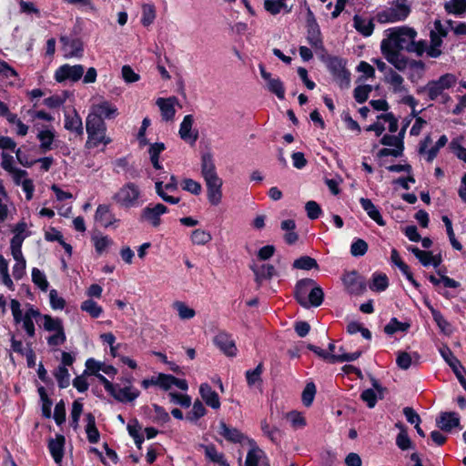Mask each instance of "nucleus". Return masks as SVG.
<instances>
[{"instance_id": "1", "label": "nucleus", "mask_w": 466, "mask_h": 466, "mask_svg": "<svg viewBox=\"0 0 466 466\" xmlns=\"http://www.w3.org/2000/svg\"><path fill=\"white\" fill-rule=\"evenodd\" d=\"M86 129L87 133L86 147L88 149L96 148L100 144L107 146L112 142V139L106 136V125L102 119L87 116Z\"/></svg>"}, {"instance_id": "2", "label": "nucleus", "mask_w": 466, "mask_h": 466, "mask_svg": "<svg viewBox=\"0 0 466 466\" xmlns=\"http://www.w3.org/2000/svg\"><path fill=\"white\" fill-rule=\"evenodd\" d=\"M346 65L347 60L337 56H329L326 59L327 68L340 88H347L350 84V73Z\"/></svg>"}, {"instance_id": "3", "label": "nucleus", "mask_w": 466, "mask_h": 466, "mask_svg": "<svg viewBox=\"0 0 466 466\" xmlns=\"http://www.w3.org/2000/svg\"><path fill=\"white\" fill-rule=\"evenodd\" d=\"M307 41L315 51L324 52L325 46L320 27L317 22L314 13L308 8L306 15Z\"/></svg>"}, {"instance_id": "4", "label": "nucleus", "mask_w": 466, "mask_h": 466, "mask_svg": "<svg viewBox=\"0 0 466 466\" xmlns=\"http://www.w3.org/2000/svg\"><path fill=\"white\" fill-rule=\"evenodd\" d=\"M140 196L141 191L139 187L133 182H128L125 184L116 194H115L113 198L121 207L130 208L138 206V199Z\"/></svg>"}, {"instance_id": "5", "label": "nucleus", "mask_w": 466, "mask_h": 466, "mask_svg": "<svg viewBox=\"0 0 466 466\" xmlns=\"http://www.w3.org/2000/svg\"><path fill=\"white\" fill-rule=\"evenodd\" d=\"M169 212L167 206L162 203L148 204L140 212L139 221L146 222L153 228H158L161 223V216Z\"/></svg>"}, {"instance_id": "6", "label": "nucleus", "mask_w": 466, "mask_h": 466, "mask_svg": "<svg viewBox=\"0 0 466 466\" xmlns=\"http://www.w3.org/2000/svg\"><path fill=\"white\" fill-rule=\"evenodd\" d=\"M456 83L457 76L451 73H446L436 80H430L428 82L429 99L436 100L444 93V90L453 87Z\"/></svg>"}, {"instance_id": "7", "label": "nucleus", "mask_w": 466, "mask_h": 466, "mask_svg": "<svg viewBox=\"0 0 466 466\" xmlns=\"http://www.w3.org/2000/svg\"><path fill=\"white\" fill-rule=\"evenodd\" d=\"M341 280L350 295L360 296L366 291L365 279L357 270L344 271Z\"/></svg>"}, {"instance_id": "8", "label": "nucleus", "mask_w": 466, "mask_h": 466, "mask_svg": "<svg viewBox=\"0 0 466 466\" xmlns=\"http://www.w3.org/2000/svg\"><path fill=\"white\" fill-rule=\"evenodd\" d=\"M60 44H62L63 56L65 58H81L83 56L84 44L80 38L60 36Z\"/></svg>"}, {"instance_id": "9", "label": "nucleus", "mask_w": 466, "mask_h": 466, "mask_svg": "<svg viewBox=\"0 0 466 466\" xmlns=\"http://www.w3.org/2000/svg\"><path fill=\"white\" fill-rule=\"evenodd\" d=\"M118 114V109L114 104L107 100H102L92 106L88 116L105 121V119H115Z\"/></svg>"}, {"instance_id": "10", "label": "nucleus", "mask_w": 466, "mask_h": 466, "mask_svg": "<svg viewBox=\"0 0 466 466\" xmlns=\"http://www.w3.org/2000/svg\"><path fill=\"white\" fill-rule=\"evenodd\" d=\"M213 343L226 356L235 357L238 349L232 335L225 330H220L213 339Z\"/></svg>"}, {"instance_id": "11", "label": "nucleus", "mask_w": 466, "mask_h": 466, "mask_svg": "<svg viewBox=\"0 0 466 466\" xmlns=\"http://www.w3.org/2000/svg\"><path fill=\"white\" fill-rule=\"evenodd\" d=\"M207 187V197L212 206H218L222 199L223 181L218 177H211L204 179Z\"/></svg>"}, {"instance_id": "12", "label": "nucleus", "mask_w": 466, "mask_h": 466, "mask_svg": "<svg viewBox=\"0 0 466 466\" xmlns=\"http://www.w3.org/2000/svg\"><path fill=\"white\" fill-rule=\"evenodd\" d=\"M218 432L230 443L243 444L246 441H248L249 440L243 432L237 428L230 427L223 420L218 423Z\"/></svg>"}, {"instance_id": "13", "label": "nucleus", "mask_w": 466, "mask_h": 466, "mask_svg": "<svg viewBox=\"0 0 466 466\" xmlns=\"http://www.w3.org/2000/svg\"><path fill=\"white\" fill-rule=\"evenodd\" d=\"M193 123V116L186 115L180 123L178 131L180 138L190 146H194L198 139V130L192 129Z\"/></svg>"}, {"instance_id": "14", "label": "nucleus", "mask_w": 466, "mask_h": 466, "mask_svg": "<svg viewBox=\"0 0 466 466\" xmlns=\"http://www.w3.org/2000/svg\"><path fill=\"white\" fill-rule=\"evenodd\" d=\"M259 72L261 77L267 81V87L269 92L276 95L278 98L284 99L285 98V87L283 82L279 77L273 78L271 74L266 71L265 66L263 64L258 65Z\"/></svg>"}, {"instance_id": "15", "label": "nucleus", "mask_w": 466, "mask_h": 466, "mask_svg": "<svg viewBox=\"0 0 466 466\" xmlns=\"http://www.w3.org/2000/svg\"><path fill=\"white\" fill-rule=\"evenodd\" d=\"M316 285L312 279H301L297 281L294 290V297L297 302L305 309H308L307 294Z\"/></svg>"}, {"instance_id": "16", "label": "nucleus", "mask_w": 466, "mask_h": 466, "mask_svg": "<svg viewBox=\"0 0 466 466\" xmlns=\"http://www.w3.org/2000/svg\"><path fill=\"white\" fill-rule=\"evenodd\" d=\"M116 401L127 403L132 402L140 395V391L134 388L132 385H126L124 388H119L118 384H115L113 393H109Z\"/></svg>"}, {"instance_id": "17", "label": "nucleus", "mask_w": 466, "mask_h": 466, "mask_svg": "<svg viewBox=\"0 0 466 466\" xmlns=\"http://www.w3.org/2000/svg\"><path fill=\"white\" fill-rule=\"evenodd\" d=\"M86 369L84 370V375L86 374H96L99 371H103L105 374L109 377H115L118 370L113 365L105 364L104 362L98 361L94 358H89L86 360Z\"/></svg>"}, {"instance_id": "18", "label": "nucleus", "mask_w": 466, "mask_h": 466, "mask_svg": "<svg viewBox=\"0 0 466 466\" xmlns=\"http://www.w3.org/2000/svg\"><path fill=\"white\" fill-rule=\"evenodd\" d=\"M436 425L441 431L450 432L452 429L460 427V416L455 411H442L436 418Z\"/></svg>"}, {"instance_id": "19", "label": "nucleus", "mask_w": 466, "mask_h": 466, "mask_svg": "<svg viewBox=\"0 0 466 466\" xmlns=\"http://www.w3.org/2000/svg\"><path fill=\"white\" fill-rule=\"evenodd\" d=\"M85 67L82 65L65 64L60 66V83L70 81L77 82L84 76Z\"/></svg>"}, {"instance_id": "20", "label": "nucleus", "mask_w": 466, "mask_h": 466, "mask_svg": "<svg viewBox=\"0 0 466 466\" xmlns=\"http://www.w3.org/2000/svg\"><path fill=\"white\" fill-rule=\"evenodd\" d=\"M65 128L75 133L76 136L83 135V125L82 119L76 111V109L72 110H65Z\"/></svg>"}, {"instance_id": "21", "label": "nucleus", "mask_w": 466, "mask_h": 466, "mask_svg": "<svg viewBox=\"0 0 466 466\" xmlns=\"http://www.w3.org/2000/svg\"><path fill=\"white\" fill-rule=\"evenodd\" d=\"M199 394L204 402L214 410L220 408V400L218 394L212 390L211 386L205 382L199 386Z\"/></svg>"}, {"instance_id": "22", "label": "nucleus", "mask_w": 466, "mask_h": 466, "mask_svg": "<svg viewBox=\"0 0 466 466\" xmlns=\"http://www.w3.org/2000/svg\"><path fill=\"white\" fill-rule=\"evenodd\" d=\"M95 219L105 228H108L114 223L119 221L115 218V216L110 209V206L106 204L98 205L95 213Z\"/></svg>"}, {"instance_id": "23", "label": "nucleus", "mask_w": 466, "mask_h": 466, "mask_svg": "<svg viewBox=\"0 0 466 466\" xmlns=\"http://www.w3.org/2000/svg\"><path fill=\"white\" fill-rule=\"evenodd\" d=\"M390 35L394 40H400L401 50H406V46H409V42L412 38H416L417 32L411 27L401 26L394 29Z\"/></svg>"}, {"instance_id": "24", "label": "nucleus", "mask_w": 466, "mask_h": 466, "mask_svg": "<svg viewBox=\"0 0 466 466\" xmlns=\"http://www.w3.org/2000/svg\"><path fill=\"white\" fill-rule=\"evenodd\" d=\"M359 201L361 208L372 220H374L379 226L386 225V221L380 214V211L370 198H360Z\"/></svg>"}, {"instance_id": "25", "label": "nucleus", "mask_w": 466, "mask_h": 466, "mask_svg": "<svg viewBox=\"0 0 466 466\" xmlns=\"http://www.w3.org/2000/svg\"><path fill=\"white\" fill-rule=\"evenodd\" d=\"M250 269L255 275L256 283L260 286L265 279H271L276 274V269L271 264H263L259 268L255 264L250 265Z\"/></svg>"}, {"instance_id": "26", "label": "nucleus", "mask_w": 466, "mask_h": 466, "mask_svg": "<svg viewBox=\"0 0 466 466\" xmlns=\"http://www.w3.org/2000/svg\"><path fill=\"white\" fill-rule=\"evenodd\" d=\"M177 101V98L175 96L168 97V98H163L159 97L157 100V105L158 106L162 118L166 121L172 120L176 114L175 109V102Z\"/></svg>"}, {"instance_id": "27", "label": "nucleus", "mask_w": 466, "mask_h": 466, "mask_svg": "<svg viewBox=\"0 0 466 466\" xmlns=\"http://www.w3.org/2000/svg\"><path fill=\"white\" fill-rule=\"evenodd\" d=\"M250 449L247 453L245 465L246 466H259V461L262 458L267 459L265 452L258 448L254 440H248Z\"/></svg>"}, {"instance_id": "28", "label": "nucleus", "mask_w": 466, "mask_h": 466, "mask_svg": "<svg viewBox=\"0 0 466 466\" xmlns=\"http://www.w3.org/2000/svg\"><path fill=\"white\" fill-rule=\"evenodd\" d=\"M39 310L35 309L34 308L31 307L25 311L24 318L22 319L21 322H23V328L29 337H34L35 335V325L33 322L34 319L39 326Z\"/></svg>"}, {"instance_id": "29", "label": "nucleus", "mask_w": 466, "mask_h": 466, "mask_svg": "<svg viewBox=\"0 0 466 466\" xmlns=\"http://www.w3.org/2000/svg\"><path fill=\"white\" fill-rule=\"evenodd\" d=\"M380 50L385 59L400 54L401 46H400V40H394L392 35L390 34L388 38H385L380 43Z\"/></svg>"}, {"instance_id": "30", "label": "nucleus", "mask_w": 466, "mask_h": 466, "mask_svg": "<svg viewBox=\"0 0 466 466\" xmlns=\"http://www.w3.org/2000/svg\"><path fill=\"white\" fill-rule=\"evenodd\" d=\"M354 28L364 37H369L373 34L375 25L373 19H365L359 15L353 17Z\"/></svg>"}, {"instance_id": "31", "label": "nucleus", "mask_w": 466, "mask_h": 466, "mask_svg": "<svg viewBox=\"0 0 466 466\" xmlns=\"http://www.w3.org/2000/svg\"><path fill=\"white\" fill-rule=\"evenodd\" d=\"M200 447L205 451V456L210 461L218 464L219 466H229V463L225 458L224 453L218 452L214 444H200Z\"/></svg>"}, {"instance_id": "32", "label": "nucleus", "mask_w": 466, "mask_h": 466, "mask_svg": "<svg viewBox=\"0 0 466 466\" xmlns=\"http://www.w3.org/2000/svg\"><path fill=\"white\" fill-rule=\"evenodd\" d=\"M201 175L204 179L218 176L213 156L209 152L201 156Z\"/></svg>"}, {"instance_id": "33", "label": "nucleus", "mask_w": 466, "mask_h": 466, "mask_svg": "<svg viewBox=\"0 0 466 466\" xmlns=\"http://www.w3.org/2000/svg\"><path fill=\"white\" fill-rule=\"evenodd\" d=\"M86 433L87 441L92 444H96L99 441L100 439V433L96 425V418L91 412L86 413Z\"/></svg>"}, {"instance_id": "34", "label": "nucleus", "mask_w": 466, "mask_h": 466, "mask_svg": "<svg viewBox=\"0 0 466 466\" xmlns=\"http://www.w3.org/2000/svg\"><path fill=\"white\" fill-rule=\"evenodd\" d=\"M418 364L420 359V356L418 352H412V354L406 351H399L396 359V363L398 367L401 370H407L410 368L413 363Z\"/></svg>"}, {"instance_id": "35", "label": "nucleus", "mask_w": 466, "mask_h": 466, "mask_svg": "<svg viewBox=\"0 0 466 466\" xmlns=\"http://www.w3.org/2000/svg\"><path fill=\"white\" fill-rule=\"evenodd\" d=\"M264 370L263 363L260 362L257 365V367L253 370H248L245 372L246 381L249 388L255 386H261L263 383L262 373Z\"/></svg>"}, {"instance_id": "36", "label": "nucleus", "mask_w": 466, "mask_h": 466, "mask_svg": "<svg viewBox=\"0 0 466 466\" xmlns=\"http://www.w3.org/2000/svg\"><path fill=\"white\" fill-rule=\"evenodd\" d=\"M166 149V146L162 142H157L150 144L148 148V154L150 157V161L152 163L153 167L156 170H162L163 166L160 164L159 157L160 154Z\"/></svg>"}, {"instance_id": "37", "label": "nucleus", "mask_w": 466, "mask_h": 466, "mask_svg": "<svg viewBox=\"0 0 466 466\" xmlns=\"http://www.w3.org/2000/svg\"><path fill=\"white\" fill-rule=\"evenodd\" d=\"M389 287V279L385 273L374 272L370 283L372 291L382 292Z\"/></svg>"}, {"instance_id": "38", "label": "nucleus", "mask_w": 466, "mask_h": 466, "mask_svg": "<svg viewBox=\"0 0 466 466\" xmlns=\"http://www.w3.org/2000/svg\"><path fill=\"white\" fill-rule=\"evenodd\" d=\"M440 353L452 371H456L457 368H461L463 372L466 373V370L448 346H444L440 349Z\"/></svg>"}, {"instance_id": "39", "label": "nucleus", "mask_w": 466, "mask_h": 466, "mask_svg": "<svg viewBox=\"0 0 466 466\" xmlns=\"http://www.w3.org/2000/svg\"><path fill=\"white\" fill-rule=\"evenodd\" d=\"M396 427L400 429V431L396 437V445L401 450V451H407L409 449H412V441H410L407 430L405 426L401 422H398L396 424Z\"/></svg>"}, {"instance_id": "40", "label": "nucleus", "mask_w": 466, "mask_h": 466, "mask_svg": "<svg viewBox=\"0 0 466 466\" xmlns=\"http://www.w3.org/2000/svg\"><path fill=\"white\" fill-rule=\"evenodd\" d=\"M410 328V323L401 322L397 318L393 317L390 322L384 327V332L387 335H393L398 331L407 332Z\"/></svg>"}, {"instance_id": "41", "label": "nucleus", "mask_w": 466, "mask_h": 466, "mask_svg": "<svg viewBox=\"0 0 466 466\" xmlns=\"http://www.w3.org/2000/svg\"><path fill=\"white\" fill-rule=\"evenodd\" d=\"M324 299V292L321 287L314 286L308 294V309L309 307H319Z\"/></svg>"}, {"instance_id": "42", "label": "nucleus", "mask_w": 466, "mask_h": 466, "mask_svg": "<svg viewBox=\"0 0 466 466\" xmlns=\"http://www.w3.org/2000/svg\"><path fill=\"white\" fill-rule=\"evenodd\" d=\"M293 268L303 270L319 269V264L317 260L309 256H301L295 259L293 262Z\"/></svg>"}, {"instance_id": "43", "label": "nucleus", "mask_w": 466, "mask_h": 466, "mask_svg": "<svg viewBox=\"0 0 466 466\" xmlns=\"http://www.w3.org/2000/svg\"><path fill=\"white\" fill-rule=\"evenodd\" d=\"M431 316H432L434 322L440 329L441 332H442L443 334H446V335L451 333L452 330H451V324L444 318V316L442 315V313L440 310L431 309Z\"/></svg>"}, {"instance_id": "44", "label": "nucleus", "mask_w": 466, "mask_h": 466, "mask_svg": "<svg viewBox=\"0 0 466 466\" xmlns=\"http://www.w3.org/2000/svg\"><path fill=\"white\" fill-rule=\"evenodd\" d=\"M38 393L41 400L42 415L45 418H51V407L53 405L52 400L49 399L48 394L43 386L38 387Z\"/></svg>"}, {"instance_id": "45", "label": "nucleus", "mask_w": 466, "mask_h": 466, "mask_svg": "<svg viewBox=\"0 0 466 466\" xmlns=\"http://www.w3.org/2000/svg\"><path fill=\"white\" fill-rule=\"evenodd\" d=\"M444 9L448 14L461 15L466 12V0H451L446 2Z\"/></svg>"}, {"instance_id": "46", "label": "nucleus", "mask_w": 466, "mask_h": 466, "mask_svg": "<svg viewBox=\"0 0 466 466\" xmlns=\"http://www.w3.org/2000/svg\"><path fill=\"white\" fill-rule=\"evenodd\" d=\"M190 239L194 245L203 246L212 240V236L210 232L207 230L197 228L192 231Z\"/></svg>"}, {"instance_id": "47", "label": "nucleus", "mask_w": 466, "mask_h": 466, "mask_svg": "<svg viewBox=\"0 0 466 466\" xmlns=\"http://www.w3.org/2000/svg\"><path fill=\"white\" fill-rule=\"evenodd\" d=\"M408 250L411 252L424 267H429L432 263L433 255L431 251L420 250L415 246H410Z\"/></svg>"}, {"instance_id": "48", "label": "nucleus", "mask_w": 466, "mask_h": 466, "mask_svg": "<svg viewBox=\"0 0 466 466\" xmlns=\"http://www.w3.org/2000/svg\"><path fill=\"white\" fill-rule=\"evenodd\" d=\"M81 309L87 312L92 318H99L103 309L92 299H88L81 303Z\"/></svg>"}, {"instance_id": "49", "label": "nucleus", "mask_w": 466, "mask_h": 466, "mask_svg": "<svg viewBox=\"0 0 466 466\" xmlns=\"http://www.w3.org/2000/svg\"><path fill=\"white\" fill-rule=\"evenodd\" d=\"M390 8L397 15L396 16L399 21H404L411 11L410 6L407 5V0H396L395 5Z\"/></svg>"}, {"instance_id": "50", "label": "nucleus", "mask_w": 466, "mask_h": 466, "mask_svg": "<svg viewBox=\"0 0 466 466\" xmlns=\"http://www.w3.org/2000/svg\"><path fill=\"white\" fill-rule=\"evenodd\" d=\"M207 413V410L203 403L197 400L193 403L192 410L187 413V420L196 422L200 418L204 417Z\"/></svg>"}, {"instance_id": "51", "label": "nucleus", "mask_w": 466, "mask_h": 466, "mask_svg": "<svg viewBox=\"0 0 466 466\" xmlns=\"http://www.w3.org/2000/svg\"><path fill=\"white\" fill-rule=\"evenodd\" d=\"M264 8L273 15L279 14L282 9H286V13L290 12V8L287 9V5L285 3L276 0H264Z\"/></svg>"}, {"instance_id": "52", "label": "nucleus", "mask_w": 466, "mask_h": 466, "mask_svg": "<svg viewBox=\"0 0 466 466\" xmlns=\"http://www.w3.org/2000/svg\"><path fill=\"white\" fill-rule=\"evenodd\" d=\"M91 240L97 254L101 255L113 241L108 236H93Z\"/></svg>"}, {"instance_id": "53", "label": "nucleus", "mask_w": 466, "mask_h": 466, "mask_svg": "<svg viewBox=\"0 0 466 466\" xmlns=\"http://www.w3.org/2000/svg\"><path fill=\"white\" fill-rule=\"evenodd\" d=\"M316 391L317 390L314 382H308L306 384L301 395V400L304 406L309 407L312 405Z\"/></svg>"}, {"instance_id": "54", "label": "nucleus", "mask_w": 466, "mask_h": 466, "mask_svg": "<svg viewBox=\"0 0 466 466\" xmlns=\"http://www.w3.org/2000/svg\"><path fill=\"white\" fill-rule=\"evenodd\" d=\"M152 408L156 415L152 418V421L157 424H166L170 420L167 411L160 405L153 403Z\"/></svg>"}, {"instance_id": "55", "label": "nucleus", "mask_w": 466, "mask_h": 466, "mask_svg": "<svg viewBox=\"0 0 466 466\" xmlns=\"http://www.w3.org/2000/svg\"><path fill=\"white\" fill-rule=\"evenodd\" d=\"M368 243L362 238H354L350 245V253L353 257H362L368 251Z\"/></svg>"}, {"instance_id": "56", "label": "nucleus", "mask_w": 466, "mask_h": 466, "mask_svg": "<svg viewBox=\"0 0 466 466\" xmlns=\"http://www.w3.org/2000/svg\"><path fill=\"white\" fill-rule=\"evenodd\" d=\"M372 87L370 85L358 86L354 88L353 96L357 103L363 104L368 98L371 92Z\"/></svg>"}, {"instance_id": "57", "label": "nucleus", "mask_w": 466, "mask_h": 466, "mask_svg": "<svg viewBox=\"0 0 466 466\" xmlns=\"http://www.w3.org/2000/svg\"><path fill=\"white\" fill-rule=\"evenodd\" d=\"M156 17V10L153 5H143L141 23L144 26L150 25Z\"/></svg>"}, {"instance_id": "58", "label": "nucleus", "mask_w": 466, "mask_h": 466, "mask_svg": "<svg viewBox=\"0 0 466 466\" xmlns=\"http://www.w3.org/2000/svg\"><path fill=\"white\" fill-rule=\"evenodd\" d=\"M462 137L453 138L449 147L451 152L461 160L466 163V148L461 146Z\"/></svg>"}, {"instance_id": "59", "label": "nucleus", "mask_w": 466, "mask_h": 466, "mask_svg": "<svg viewBox=\"0 0 466 466\" xmlns=\"http://www.w3.org/2000/svg\"><path fill=\"white\" fill-rule=\"evenodd\" d=\"M427 50V42L425 40L416 41L412 38L406 46V51L415 53L418 56H421Z\"/></svg>"}, {"instance_id": "60", "label": "nucleus", "mask_w": 466, "mask_h": 466, "mask_svg": "<svg viewBox=\"0 0 466 466\" xmlns=\"http://www.w3.org/2000/svg\"><path fill=\"white\" fill-rule=\"evenodd\" d=\"M32 280L33 282L43 291H46L48 289V281L45 274L37 268H34L32 270Z\"/></svg>"}, {"instance_id": "61", "label": "nucleus", "mask_w": 466, "mask_h": 466, "mask_svg": "<svg viewBox=\"0 0 466 466\" xmlns=\"http://www.w3.org/2000/svg\"><path fill=\"white\" fill-rule=\"evenodd\" d=\"M386 60L399 71H403L409 67L410 64V60L406 56H402L401 53L393 56H390V57H388Z\"/></svg>"}, {"instance_id": "62", "label": "nucleus", "mask_w": 466, "mask_h": 466, "mask_svg": "<svg viewBox=\"0 0 466 466\" xmlns=\"http://www.w3.org/2000/svg\"><path fill=\"white\" fill-rule=\"evenodd\" d=\"M396 15H397L394 13L393 9L389 7L378 12L376 15V20L380 24L399 22Z\"/></svg>"}, {"instance_id": "63", "label": "nucleus", "mask_w": 466, "mask_h": 466, "mask_svg": "<svg viewBox=\"0 0 466 466\" xmlns=\"http://www.w3.org/2000/svg\"><path fill=\"white\" fill-rule=\"evenodd\" d=\"M183 190L190 192L193 195H199L201 193V184L192 178H184L181 182Z\"/></svg>"}, {"instance_id": "64", "label": "nucleus", "mask_w": 466, "mask_h": 466, "mask_svg": "<svg viewBox=\"0 0 466 466\" xmlns=\"http://www.w3.org/2000/svg\"><path fill=\"white\" fill-rule=\"evenodd\" d=\"M305 210L308 218L311 220L319 218L322 214L320 206L314 200H309L306 203Z\"/></svg>"}]
</instances>
